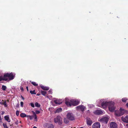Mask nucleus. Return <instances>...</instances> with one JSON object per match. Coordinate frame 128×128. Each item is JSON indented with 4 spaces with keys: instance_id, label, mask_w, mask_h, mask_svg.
<instances>
[{
    "instance_id": "nucleus-4",
    "label": "nucleus",
    "mask_w": 128,
    "mask_h": 128,
    "mask_svg": "<svg viewBox=\"0 0 128 128\" xmlns=\"http://www.w3.org/2000/svg\"><path fill=\"white\" fill-rule=\"evenodd\" d=\"M128 111L126 110H125L120 108L119 112L116 114V115L118 116H120L123 115L125 113H128Z\"/></svg>"
},
{
    "instance_id": "nucleus-21",
    "label": "nucleus",
    "mask_w": 128,
    "mask_h": 128,
    "mask_svg": "<svg viewBox=\"0 0 128 128\" xmlns=\"http://www.w3.org/2000/svg\"><path fill=\"white\" fill-rule=\"evenodd\" d=\"M41 92L42 95L44 96H45L46 93V92L43 90H41Z\"/></svg>"
},
{
    "instance_id": "nucleus-44",
    "label": "nucleus",
    "mask_w": 128,
    "mask_h": 128,
    "mask_svg": "<svg viewBox=\"0 0 128 128\" xmlns=\"http://www.w3.org/2000/svg\"><path fill=\"white\" fill-rule=\"evenodd\" d=\"M26 89H27L28 91V86L26 87Z\"/></svg>"
},
{
    "instance_id": "nucleus-38",
    "label": "nucleus",
    "mask_w": 128,
    "mask_h": 128,
    "mask_svg": "<svg viewBox=\"0 0 128 128\" xmlns=\"http://www.w3.org/2000/svg\"><path fill=\"white\" fill-rule=\"evenodd\" d=\"M19 104H17L16 105V108H18L19 107Z\"/></svg>"
},
{
    "instance_id": "nucleus-12",
    "label": "nucleus",
    "mask_w": 128,
    "mask_h": 128,
    "mask_svg": "<svg viewBox=\"0 0 128 128\" xmlns=\"http://www.w3.org/2000/svg\"><path fill=\"white\" fill-rule=\"evenodd\" d=\"M76 109L78 110H80L82 112L84 111L85 107L83 105H79L76 107Z\"/></svg>"
},
{
    "instance_id": "nucleus-9",
    "label": "nucleus",
    "mask_w": 128,
    "mask_h": 128,
    "mask_svg": "<svg viewBox=\"0 0 128 128\" xmlns=\"http://www.w3.org/2000/svg\"><path fill=\"white\" fill-rule=\"evenodd\" d=\"M100 124L98 122H95L92 125V128H100Z\"/></svg>"
},
{
    "instance_id": "nucleus-46",
    "label": "nucleus",
    "mask_w": 128,
    "mask_h": 128,
    "mask_svg": "<svg viewBox=\"0 0 128 128\" xmlns=\"http://www.w3.org/2000/svg\"><path fill=\"white\" fill-rule=\"evenodd\" d=\"M40 94H36V95L37 96H39Z\"/></svg>"
},
{
    "instance_id": "nucleus-39",
    "label": "nucleus",
    "mask_w": 128,
    "mask_h": 128,
    "mask_svg": "<svg viewBox=\"0 0 128 128\" xmlns=\"http://www.w3.org/2000/svg\"><path fill=\"white\" fill-rule=\"evenodd\" d=\"M18 120H17L16 122H15V124H16V125H18Z\"/></svg>"
},
{
    "instance_id": "nucleus-1",
    "label": "nucleus",
    "mask_w": 128,
    "mask_h": 128,
    "mask_svg": "<svg viewBox=\"0 0 128 128\" xmlns=\"http://www.w3.org/2000/svg\"><path fill=\"white\" fill-rule=\"evenodd\" d=\"M15 74L12 72L10 73H7L4 74V77L7 80L6 81H8L13 80L15 77Z\"/></svg>"
},
{
    "instance_id": "nucleus-25",
    "label": "nucleus",
    "mask_w": 128,
    "mask_h": 128,
    "mask_svg": "<svg viewBox=\"0 0 128 128\" xmlns=\"http://www.w3.org/2000/svg\"><path fill=\"white\" fill-rule=\"evenodd\" d=\"M62 110V109L61 108H58L56 110V112H61Z\"/></svg>"
},
{
    "instance_id": "nucleus-19",
    "label": "nucleus",
    "mask_w": 128,
    "mask_h": 128,
    "mask_svg": "<svg viewBox=\"0 0 128 128\" xmlns=\"http://www.w3.org/2000/svg\"><path fill=\"white\" fill-rule=\"evenodd\" d=\"M54 126L52 124H49L48 125V128H54Z\"/></svg>"
},
{
    "instance_id": "nucleus-40",
    "label": "nucleus",
    "mask_w": 128,
    "mask_h": 128,
    "mask_svg": "<svg viewBox=\"0 0 128 128\" xmlns=\"http://www.w3.org/2000/svg\"><path fill=\"white\" fill-rule=\"evenodd\" d=\"M20 90L22 91H23L24 90V89L22 87H21L20 88Z\"/></svg>"
},
{
    "instance_id": "nucleus-7",
    "label": "nucleus",
    "mask_w": 128,
    "mask_h": 128,
    "mask_svg": "<svg viewBox=\"0 0 128 128\" xmlns=\"http://www.w3.org/2000/svg\"><path fill=\"white\" fill-rule=\"evenodd\" d=\"M110 128H118V125L114 122H111L110 124Z\"/></svg>"
},
{
    "instance_id": "nucleus-37",
    "label": "nucleus",
    "mask_w": 128,
    "mask_h": 128,
    "mask_svg": "<svg viewBox=\"0 0 128 128\" xmlns=\"http://www.w3.org/2000/svg\"><path fill=\"white\" fill-rule=\"evenodd\" d=\"M4 101L3 100H2V101L0 102V104H3Z\"/></svg>"
},
{
    "instance_id": "nucleus-23",
    "label": "nucleus",
    "mask_w": 128,
    "mask_h": 128,
    "mask_svg": "<svg viewBox=\"0 0 128 128\" xmlns=\"http://www.w3.org/2000/svg\"><path fill=\"white\" fill-rule=\"evenodd\" d=\"M35 105V106L37 107H40V105L37 102H36Z\"/></svg>"
},
{
    "instance_id": "nucleus-45",
    "label": "nucleus",
    "mask_w": 128,
    "mask_h": 128,
    "mask_svg": "<svg viewBox=\"0 0 128 128\" xmlns=\"http://www.w3.org/2000/svg\"><path fill=\"white\" fill-rule=\"evenodd\" d=\"M126 106L128 108V103L126 104Z\"/></svg>"
},
{
    "instance_id": "nucleus-17",
    "label": "nucleus",
    "mask_w": 128,
    "mask_h": 128,
    "mask_svg": "<svg viewBox=\"0 0 128 128\" xmlns=\"http://www.w3.org/2000/svg\"><path fill=\"white\" fill-rule=\"evenodd\" d=\"M7 79L5 78L4 77V75L3 76V77H2V76H0V82L4 80L5 81L7 80Z\"/></svg>"
},
{
    "instance_id": "nucleus-33",
    "label": "nucleus",
    "mask_w": 128,
    "mask_h": 128,
    "mask_svg": "<svg viewBox=\"0 0 128 128\" xmlns=\"http://www.w3.org/2000/svg\"><path fill=\"white\" fill-rule=\"evenodd\" d=\"M16 114L17 116H18L19 115V112L18 110H17L16 112Z\"/></svg>"
},
{
    "instance_id": "nucleus-36",
    "label": "nucleus",
    "mask_w": 128,
    "mask_h": 128,
    "mask_svg": "<svg viewBox=\"0 0 128 128\" xmlns=\"http://www.w3.org/2000/svg\"><path fill=\"white\" fill-rule=\"evenodd\" d=\"M21 106L22 107H23V102H21L20 103Z\"/></svg>"
},
{
    "instance_id": "nucleus-22",
    "label": "nucleus",
    "mask_w": 128,
    "mask_h": 128,
    "mask_svg": "<svg viewBox=\"0 0 128 128\" xmlns=\"http://www.w3.org/2000/svg\"><path fill=\"white\" fill-rule=\"evenodd\" d=\"M27 117L29 118L30 120H32L34 118V116H27Z\"/></svg>"
},
{
    "instance_id": "nucleus-3",
    "label": "nucleus",
    "mask_w": 128,
    "mask_h": 128,
    "mask_svg": "<svg viewBox=\"0 0 128 128\" xmlns=\"http://www.w3.org/2000/svg\"><path fill=\"white\" fill-rule=\"evenodd\" d=\"M109 118L107 117L104 116L100 118L98 120V121L101 122L105 124H107L109 120Z\"/></svg>"
},
{
    "instance_id": "nucleus-13",
    "label": "nucleus",
    "mask_w": 128,
    "mask_h": 128,
    "mask_svg": "<svg viewBox=\"0 0 128 128\" xmlns=\"http://www.w3.org/2000/svg\"><path fill=\"white\" fill-rule=\"evenodd\" d=\"M86 120L88 125L90 126L92 123V120L89 118H87Z\"/></svg>"
},
{
    "instance_id": "nucleus-5",
    "label": "nucleus",
    "mask_w": 128,
    "mask_h": 128,
    "mask_svg": "<svg viewBox=\"0 0 128 128\" xmlns=\"http://www.w3.org/2000/svg\"><path fill=\"white\" fill-rule=\"evenodd\" d=\"M54 122L55 123H58L60 125L62 123V119L60 116H58L54 119Z\"/></svg>"
},
{
    "instance_id": "nucleus-27",
    "label": "nucleus",
    "mask_w": 128,
    "mask_h": 128,
    "mask_svg": "<svg viewBox=\"0 0 128 128\" xmlns=\"http://www.w3.org/2000/svg\"><path fill=\"white\" fill-rule=\"evenodd\" d=\"M30 92L32 94H36V93L35 92V91L34 90L33 91L32 90H30Z\"/></svg>"
},
{
    "instance_id": "nucleus-32",
    "label": "nucleus",
    "mask_w": 128,
    "mask_h": 128,
    "mask_svg": "<svg viewBox=\"0 0 128 128\" xmlns=\"http://www.w3.org/2000/svg\"><path fill=\"white\" fill-rule=\"evenodd\" d=\"M64 122L66 124H68V121L66 119H64Z\"/></svg>"
},
{
    "instance_id": "nucleus-26",
    "label": "nucleus",
    "mask_w": 128,
    "mask_h": 128,
    "mask_svg": "<svg viewBox=\"0 0 128 128\" xmlns=\"http://www.w3.org/2000/svg\"><path fill=\"white\" fill-rule=\"evenodd\" d=\"M31 83L34 86H37L38 85V84H37L36 82H31Z\"/></svg>"
},
{
    "instance_id": "nucleus-34",
    "label": "nucleus",
    "mask_w": 128,
    "mask_h": 128,
    "mask_svg": "<svg viewBox=\"0 0 128 128\" xmlns=\"http://www.w3.org/2000/svg\"><path fill=\"white\" fill-rule=\"evenodd\" d=\"M31 106L33 108H34V104L33 103H31L30 104Z\"/></svg>"
},
{
    "instance_id": "nucleus-29",
    "label": "nucleus",
    "mask_w": 128,
    "mask_h": 128,
    "mask_svg": "<svg viewBox=\"0 0 128 128\" xmlns=\"http://www.w3.org/2000/svg\"><path fill=\"white\" fill-rule=\"evenodd\" d=\"M3 104L4 105V106L5 107H6L7 106V105L6 104V102L5 100L4 101Z\"/></svg>"
},
{
    "instance_id": "nucleus-10",
    "label": "nucleus",
    "mask_w": 128,
    "mask_h": 128,
    "mask_svg": "<svg viewBox=\"0 0 128 128\" xmlns=\"http://www.w3.org/2000/svg\"><path fill=\"white\" fill-rule=\"evenodd\" d=\"M121 119L123 122L128 124V114L125 117L122 116Z\"/></svg>"
},
{
    "instance_id": "nucleus-15",
    "label": "nucleus",
    "mask_w": 128,
    "mask_h": 128,
    "mask_svg": "<svg viewBox=\"0 0 128 128\" xmlns=\"http://www.w3.org/2000/svg\"><path fill=\"white\" fill-rule=\"evenodd\" d=\"M40 87L42 90H48L49 89V87L45 86L42 85L40 86Z\"/></svg>"
},
{
    "instance_id": "nucleus-2",
    "label": "nucleus",
    "mask_w": 128,
    "mask_h": 128,
    "mask_svg": "<svg viewBox=\"0 0 128 128\" xmlns=\"http://www.w3.org/2000/svg\"><path fill=\"white\" fill-rule=\"evenodd\" d=\"M70 102L68 101H66V104L68 106H71L72 105L74 106H76L78 105L80 103V101L78 100H71L70 101Z\"/></svg>"
},
{
    "instance_id": "nucleus-43",
    "label": "nucleus",
    "mask_w": 128,
    "mask_h": 128,
    "mask_svg": "<svg viewBox=\"0 0 128 128\" xmlns=\"http://www.w3.org/2000/svg\"><path fill=\"white\" fill-rule=\"evenodd\" d=\"M21 96V97L22 98V99H23V100H24V98L22 95Z\"/></svg>"
},
{
    "instance_id": "nucleus-31",
    "label": "nucleus",
    "mask_w": 128,
    "mask_h": 128,
    "mask_svg": "<svg viewBox=\"0 0 128 128\" xmlns=\"http://www.w3.org/2000/svg\"><path fill=\"white\" fill-rule=\"evenodd\" d=\"M33 114L34 115L33 116H34V119H36L37 118V116H36V115L35 112H33Z\"/></svg>"
},
{
    "instance_id": "nucleus-6",
    "label": "nucleus",
    "mask_w": 128,
    "mask_h": 128,
    "mask_svg": "<svg viewBox=\"0 0 128 128\" xmlns=\"http://www.w3.org/2000/svg\"><path fill=\"white\" fill-rule=\"evenodd\" d=\"M67 117L68 119L71 120H74V117L72 113H68L67 115Z\"/></svg>"
},
{
    "instance_id": "nucleus-47",
    "label": "nucleus",
    "mask_w": 128,
    "mask_h": 128,
    "mask_svg": "<svg viewBox=\"0 0 128 128\" xmlns=\"http://www.w3.org/2000/svg\"><path fill=\"white\" fill-rule=\"evenodd\" d=\"M33 128H37L36 127L34 126Z\"/></svg>"
},
{
    "instance_id": "nucleus-41",
    "label": "nucleus",
    "mask_w": 128,
    "mask_h": 128,
    "mask_svg": "<svg viewBox=\"0 0 128 128\" xmlns=\"http://www.w3.org/2000/svg\"><path fill=\"white\" fill-rule=\"evenodd\" d=\"M48 92H49L51 94H52V92L50 90H49Z\"/></svg>"
},
{
    "instance_id": "nucleus-24",
    "label": "nucleus",
    "mask_w": 128,
    "mask_h": 128,
    "mask_svg": "<svg viewBox=\"0 0 128 128\" xmlns=\"http://www.w3.org/2000/svg\"><path fill=\"white\" fill-rule=\"evenodd\" d=\"M54 102L56 104H60L61 103V102H59V101L57 100H55L54 101Z\"/></svg>"
},
{
    "instance_id": "nucleus-18",
    "label": "nucleus",
    "mask_w": 128,
    "mask_h": 128,
    "mask_svg": "<svg viewBox=\"0 0 128 128\" xmlns=\"http://www.w3.org/2000/svg\"><path fill=\"white\" fill-rule=\"evenodd\" d=\"M7 88V87L6 86L3 85L2 86L1 89L5 91L6 90V89Z\"/></svg>"
},
{
    "instance_id": "nucleus-35",
    "label": "nucleus",
    "mask_w": 128,
    "mask_h": 128,
    "mask_svg": "<svg viewBox=\"0 0 128 128\" xmlns=\"http://www.w3.org/2000/svg\"><path fill=\"white\" fill-rule=\"evenodd\" d=\"M35 112L36 114H38L40 113V112L39 111L36 110L35 111Z\"/></svg>"
},
{
    "instance_id": "nucleus-51",
    "label": "nucleus",
    "mask_w": 128,
    "mask_h": 128,
    "mask_svg": "<svg viewBox=\"0 0 128 128\" xmlns=\"http://www.w3.org/2000/svg\"><path fill=\"white\" fill-rule=\"evenodd\" d=\"M74 128H75V127H74Z\"/></svg>"
},
{
    "instance_id": "nucleus-11",
    "label": "nucleus",
    "mask_w": 128,
    "mask_h": 128,
    "mask_svg": "<svg viewBox=\"0 0 128 128\" xmlns=\"http://www.w3.org/2000/svg\"><path fill=\"white\" fill-rule=\"evenodd\" d=\"M110 103L109 102H103L101 104V107L103 108L106 107L109 105Z\"/></svg>"
},
{
    "instance_id": "nucleus-28",
    "label": "nucleus",
    "mask_w": 128,
    "mask_h": 128,
    "mask_svg": "<svg viewBox=\"0 0 128 128\" xmlns=\"http://www.w3.org/2000/svg\"><path fill=\"white\" fill-rule=\"evenodd\" d=\"M2 125L4 128H8V127L7 126L6 124L3 123L2 124Z\"/></svg>"
},
{
    "instance_id": "nucleus-8",
    "label": "nucleus",
    "mask_w": 128,
    "mask_h": 128,
    "mask_svg": "<svg viewBox=\"0 0 128 128\" xmlns=\"http://www.w3.org/2000/svg\"><path fill=\"white\" fill-rule=\"evenodd\" d=\"M108 106L109 110L111 112H114L115 110V107L114 104H109Z\"/></svg>"
},
{
    "instance_id": "nucleus-42",
    "label": "nucleus",
    "mask_w": 128,
    "mask_h": 128,
    "mask_svg": "<svg viewBox=\"0 0 128 128\" xmlns=\"http://www.w3.org/2000/svg\"><path fill=\"white\" fill-rule=\"evenodd\" d=\"M126 127L125 128H128V124H127L126 125Z\"/></svg>"
},
{
    "instance_id": "nucleus-20",
    "label": "nucleus",
    "mask_w": 128,
    "mask_h": 128,
    "mask_svg": "<svg viewBox=\"0 0 128 128\" xmlns=\"http://www.w3.org/2000/svg\"><path fill=\"white\" fill-rule=\"evenodd\" d=\"M20 116L22 118H24L26 117H27V116H26V114L24 113H22L20 114Z\"/></svg>"
},
{
    "instance_id": "nucleus-48",
    "label": "nucleus",
    "mask_w": 128,
    "mask_h": 128,
    "mask_svg": "<svg viewBox=\"0 0 128 128\" xmlns=\"http://www.w3.org/2000/svg\"><path fill=\"white\" fill-rule=\"evenodd\" d=\"M79 128H84L82 127H80Z\"/></svg>"
},
{
    "instance_id": "nucleus-16",
    "label": "nucleus",
    "mask_w": 128,
    "mask_h": 128,
    "mask_svg": "<svg viewBox=\"0 0 128 128\" xmlns=\"http://www.w3.org/2000/svg\"><path fill=\"white\" fill-rule=\"evenodd\" d=\"M5 120L7 121L8 122H10V120L9 118V116H4Z\"/></svg>"
},
{
    "instance_id": "nucleus-50",
    "label": "nucleus",
    "mask_w": 128,
    "mask_h": 128,
    "mask_svg": "<svg viewBox=\"0 0 128 128\" xmlns=\"http://www.w3.org/2000/svg\"><path fill=\"white\" fill-rule=\"evenodd\" d=\"M20 123H21V121H20Z\"/></svg>"
},
{
    "instance_id": "nucleus-30",
    "label": "nucleus",
    "mask_w": 128,
    "mask_h": 128,
    "mask_svg": "<svg viewBox=\"0 0 128 128\" xmlns=\"http://www.w3.org/2000/svg\"><path fill=\"white\" fill-rule=\"evenodd\" d=\"M127 100L126 98H123L122 99V102H125Z\"/></svg>"
},
{
    "instance_id": "nucleus-14",
    "label": "nucleus",
    "mask_w": 128,
    "mask_h": 128,
    "mask_svg": "<svg viewBox=\"0 0 128 128\" xmlns=\"http://www.w3.org/2000/svg\"><path fill=\"white\" fill-rule=\"evenodd\" d=\"M94 113L97 115H100L103 113V112L100 110H96L94 112Z\"/></svg>"
},
{
    "instance_id": "nucleus-49",
    "label": "nucleus",
    "mask_w": 128,
    "mask_h": 128,
    "mask_svg": "<svg viewBox=\"0 0 128 128\" xmlns=\"http://www.w3.org/2000/svg\"><path fill=\"white\" fill-rule=\"evenodd\" d=\"M12 124H11V125H10V126H12Z\"/></svg>"
}]
</instances>
